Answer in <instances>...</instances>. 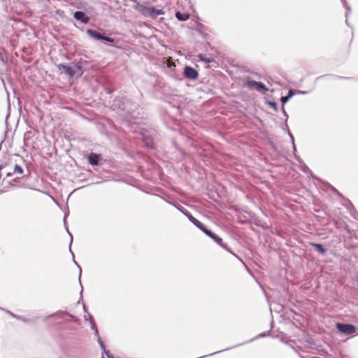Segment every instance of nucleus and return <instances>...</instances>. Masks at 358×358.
Returning a JSON list of instances; mask_svg holds the SVG:
<instances>
[{"mask_svg": "<svg viewBox=\"0 0 358 358\" xmlns=\"http://www.w3.org/2000/svg\"><path fill=\"white\" fill-rule=\"evenodd\" d=\"M336 329L342 334L345 335L353 334L356 332V327L350 324L337 323Z\"/></svg>", "mask_w": 358, "mask_h": 358, "instance_id": "1", "label": "nucleus"}, {"mask_svg": "<svg viewBox=\"0 0 358 358\" xmlns=\"http://www.w3.org/2000/svg\"><path fill=\"white\" fill-rule=\"evenodd\" d=\"M87 34L91 38L96 39V40L104 41L110 43H113L114 42V39L107 37V36H102L101 34L96 32L95 30H93V29H87Z\"/></svg>", "mask_w": 358, "mask_h": 358, "instance_id": "2", "label": "nucleus"}, {"mask_svg": "<svg viewBox=\"0 0 358 358\" xmlns=\"http://www.w3.org/2000/svg\"><path fill=\"white\" fill-rule=\"evenodd\" d=\"M184 73L185 77L190 79H196L198 77V72L190 66H185Z\"/></svg>", "mask_w": 358, "mask_h": 358, "instance_id": "3", "label": "nucleus"}, {"mask_svg": "<svg viewBox=\"0 0 358 358\" xmlns=\"http://www.w3.org/2000/svg\"><path fill=\"white\" fill-rule=\"evenodd\" d=\"M247 85L248 87H255L257 90L259 91V92H262V91H264V92H266L268 91V89L266 87V86L261 82H257V81H255V80H250L247 83Z\"/></svg>", "mask_w": 358, "mask_h": 358, "instance_id": "4", "label": "nucleus"}, {"mask_svg": "<svg viewBox=\"0 0 358 358\" xmlns=\"http://www.w3.org/2000/svg\"><path fill=\"white\" fill-rule=\"evenodd\" d=\"M73 17L76 20H79L84 24H87L90 21V18L82 11H76L73 14Z\"/></svg>", "mask_w": 358, "mask_h": 358, "instance_id": "5", "label": "nucleus"}, {"mask_svg": "<svg viewBox=\"0 0 358 358\" xmlns=\"http://www.w3.org/2000/svg\"><path fill=\"white\" fill-rule=\"evenodd\" d=\"M57 67L59 70L64 71L66 75L71 77L74 76L75 72L72 67L63 64H58Z\"/></svg>", "mask_w": 358, "mask_h": 358, "instance_id": "6", "label": "nucleus"}, {"mask_svg": "<svg viewBox=\"0 0 358 358\" xmlns=\"http://www.w3.org/2000/svg\"><path fill=\"white\" fill-rule=\"evenodd\" d=\"M164 12L162 9H157L154 7H150L148 17L156 18L157 16L164 15Z\"/></svg>", "mask_w": 358, "mask_h": 358, "instance_id": "7", "label": "nucleus"}, {"mask_svg": "<svg viewBox=\"0 0 358 358\" xmlns=\"http://www.w3.org/2000/svg\"><path fill=\"white\" fill-rule=\"evenodd\" d=\"M185 215L188 217L189 221L193 223L195 226H196L201 231L203 229V227H206L200 221L194 218L190 213H185Z\"/></svg>", "mask_w": 358, "mask_h": 358, "instance_id": "8", "label": "nucleus"}, {"mask_svg": "<svg viewBox=\"0 0 358 358\" xmlns=\"http://www.w3.org/2000/svg\"><path fill=\"white\" fill-rule=\"evenodd\" d=\"M135 8L145 17H148L150 7L137 4Z\"/></svg>", "mask_w": 358, "mask_h": 358, "instance_id": "9", "label": "nucleus"}, {"mask_svg": "<svg viewBox=\"0 0 358 358\" xmlns=\"http://www.w3.org/2000/svg\"><path fill=\"white\" fill-rule=\"evenodd\" d=\"M84 317H85V320H87L89 318L90 324H91V328L95 331L96 335L99 337V331H98L97 328L96 327V324H95V322H94V320L92 316L90 313H87L86 315L84 316Z\"/></svg>", "mask_w": 358, "mask_h": 358, "instance_id": "10", "label": "nucleus"}, {"mask_svg": "<svg viewBox=\"0 0 358 358\" xmlns=\"http://www.w3.org/2000/svg\"><path fill=\"white\" fill-rule=\"evenodd\" d=\"M89 163L92 165H98L99 156L95 153H90L88 157Z\"/></svg>", "mask_w": 358, "mask_h": 358, "instance_id": "11", "label": "nucleus"}, {"mask_svg": "<svg viewBox=\"0 0 358 358\" xmlns=\"http://www.w3.org/2000/svg\"><path fill=\"white\" fill-rule=\"evenodd\" d=\"M295 94V92L293 90H289L287 96H282L280 99L281 102L285 104L287 103L289 99Z\"/></svg>", "mask_w": 358, "mask_h": 358, "instance_id": "12", "label": "nucleus"}, {"mask_svg": "<svg viewBox=\"0 0 358 358\" xmlns=\"http://www.w3.org/2000/svg\"><path fill=\"white\" fill-rule=\"evenodd\" d=\"M176 17L179 21H186L189 18V15L178 11L176 13Z\"/></svg>", "mask_w": 358, "mask_h": 358, "instance_id": "13", "label": "nucleus"}, {"mask_svg": "<svg viewBox=\"0 0 358 358\" xmlns=\"http://www.w3.org/2000/svg\"><path fill=\"white\" fill-rule=\"evenodd\" d=\"M98 342L100 344L101 348L102 349L103 353H105L107 357L108 358H114L113 356L110 355L109 352L108 351H106L104 344L99 336L98 337Z\"/></svg>", "mask_w": 358, "mask_h": 358, "instance_id": "14", "label": "nucleus"}, {"mask_svg": "<svg viewBox=\"0 0 358 358\" xmlns=\"http://www.w3.org/2000/svg\"><path fill=\"white\" fill-rule=\"evenodd\" d=\"M313 246L322 255L324 254L326 250L321 244L313 243Z\"/></svg>", "mask_w": 358, "mask_h": 358, "instance_id": "15", "label": "nucleus"}, {"mask_svg": "<svg viewBox=\"0 0 358 358\" xmlns=\"http://www.w3.org/2000/svg\"><path fill=\"white\" fill-rule=\"evenodd\" d=\"M212 239L214 240L218 245H220L223 248H227L226 245L222 243V239L218 237L217 235L215 234Z\"/></svg>", "mask_w": 358, "mask_h": 358, "instance_id": "16", "label": "nucleus"}, {"mask_svg": "<svg viewBox=\"0 0 358 358\" xmlns=\"http://www.w3.org/2000/svg\"><path fill=\"white\" fill-rule=\"evenodd\" d=\"M13 173L22 174L23 173V169L20 165L15 164Z\"/></svg>", "mask_w": 358, "mask_h": 358, "instance_id": "17", "label": "nucleus"}, {"mask_svg": "<svg viewBox=\"0 0 358 358\" xmlns=\"http://www.w3.org/2000/svg\"><path fill=\"white\" fill-rule=\"evenodd\" d=\"M202 231L206 234L208 236L210 237L211 238L214 236L215 234H213L212 231L206 229V227H203V229Z\"/></svg>", "mask_w": 358, "mask_h": 358, "instance_id": "18", "label": "nucleus"}, {"mask_svg": "<svg viewBox=\"0 0 358 358\" xmlns=\"http://www.w3.org/2000/svg\"><path fill=\"white\" fill-rule=\"evenodd\" d=\"M269 104L275 110H278V106H277V104L275 102L270 101Z\"/></svg>", "mask_w": 358, "mask_h": 358, "instance_id": "19", "label": "nucleus"}, {"mask_svg": "<svg viewBox=\"0 0 358 358\" xmlns=\"http://www.w3.org/2000/svg\"><path fill=\"white\" fill-rule=\"evenodd\" d=\"M289 136H290V138L292 139V141L294 150H296L295 145H294V136L289 132Z\"/></svg>", "mask_w": 358, "mask_h": 358, "instance_id": "20", "label": "nucleus"}, {"mask_svg": "<svg viewBox=\"0 0 358 358\" xmlns=\"http://www.w3.org/2000/svg\"><path fill=\"white\" fill-rule=\"evenodd\" d=\"M341 1H342V2L343 3L344 6H345L346 8L349 9V7H348V3H347L346 1H345V0H341Z\"/></svg>", "mask_w": 358, "mask_h": 358, "instance_id": "21", "label": "nucleus"}, {"mask_svg": "<svg viewBox=\"0 0 358 358\" xmlns=\"http://www.w3.org/2000/svg\"><path fill=\"white\" fill-rule=\"evenodd\" d=\"M282 111H283L284 115L286 117V121H287V118H288V115H287V113H286L284 108H282Z\"/></svg>", "mask_w": 358, "mask_h": 358, "instance_id": "22", "label": "nucleus"}, {"mask_svg": "<svg viewBox=\"0 0 358 358\" xmlns=\"http://www.w3.org/2000/svg\"><path fill=\"white\" fill-rule=\"evenodd\" d=\"M8 313L9 314H10V315H11L13 317H16V318H17V319H21V317H19V316H16V315H15L13 313H10L9 311H8Z\"/></svg>", "mask_w": 358, "mask_h": 358, "instance_id": "23", "label": "nucleus"}, {"mask_svg": "<svg viewBox=\"0 0 358 358\" xmlns=\"http://www.w3.org/2000/svg\"><path fill=\"white\" fill-rule=\"evenodd\" d=\"M297 93H298V94H306V92H304V91H298V92H297Z\"/></svg>", "mask_w": 358, "mask_h": 358, "instance_id": "24", "label": "nucleus"}, {"mask_svg": "<svg viewBox=\"0 0 358 358\" xmlns=\"http://www.w3.org/2000/svg\"><path fill=\"white\" fill-rule=\"evenodd\" d=\"M78 267L79 268V270H80V273H79V279L80 278V275H81V268L78 266Z\"/></svg>", "mask_w": 358, "mask_h": 358, "instance_id": "25", "label": "nucleus"}, {"mask_svg": "<svg viewBox=\"0 0 358 358\" xmlns=\"http://www.w3.org/2000/svg\"><path fill=\"white\" fill-rule=\"evenodd\" d=\"M12 174H13L12 173L8 172L6 173V176H7V177H10V176H12Z\"/></svg>", "mask_w": 358, "mask_h": 358, "instance_id": "26", "label": "nucleus"}, {"mask_svg": "<svg viewBox=\"0 0 358 358\" xmlns=\"http://www.w3.org/2000/svg\"><path fill=\"white\" fill-rule=\"evenodd\" d=\"M222 350H220V351L217 352V353L220 352H222ZM214 354H216V352L211 353V354H210V355H209V356H210V355H213Z\"/></svg>", "mask_w": 358, "mask_h": 358, "instance_id": "27", "label": "nucleus"}, {"mask_svg": "<svg viewBox=\"0 0 358 358\" xmlns=\"http://www.w3.org/2000/svg\"><path fill=\"white\" fill-rule=\"evenodd\" d=\"M69 234H70V236H71V243H72V241H73V236H72V235H71L69 232Z\"/></svg>", "mask_w": 358, "mask_h": 358, "instance_id": "28", "label": "nucleus"}, {"mask_svg": "<svg viewBox=\"0 0 358 358\" xmlns=\"http://www.w3.org/2000/svg\"><path fill=\"white\" fill-rule=\"evenodd\" d=\"M3 167H4V165L1 164V165H0V171H1Z\"/></svg>", "mask_w": 358, "mask_h": 358, "instance_id": "29", "label": "nucleus"}, {"mask_svg": "<svg viewBox=\"0 0 358 358\" xmlns=\"http://www.w3.org/2000/svg\"><path fill=\"white\" fill-rule=\"evenodd\" d=\"M266 336V334H260V335H259V336H260V337H263V336Z\"/></svg>", "mask_w": 358, "mask_h": 358, "instance_id": "30", "label": "nucleus"}, {"mask_svg": "<svg viewBox=\"0 0 358 358\" xmlns=\"http://www.w3.org/2000/svg\"><path fill=\"white\" fill-rule=\"evenodd\" d=\"M69 251L71 252L72 255L73 256V252H71V248H69Z\"/></svg>", "mask_w": 358, "mask_h": 358, "instance_id": "31", "label": "nucleus"}, {"mask_svg": "<svg viewBox=\"0 0 358 358\" xmlns=\"http://www.w3.org/2000/svg\"><path fill=\"white\" fill-rule=\"evenodd\" d=\"M357 281H358V271L357 273Z\"/></svg>", "mask_w": 358, "mask_h": 358, "instance_id": "32", "label": "nucleus"}, {"mask_svg": "<svg viewBox=\"0 0 358 358\" xmlns=\"http://www.w3.org/2000/svg\"><path fill=\"white\" fill-rule=\"evenodd\" d=\"M83 308H84L85 311H86L85 306V305L83 306Z\"/></svg>", "mask_w": 358, "mask_h": 358, "instance_id": "33", "label": "nucleus"}, {"mask_svg": "<svg viewBox=\"0 0 358 358\" xmlns=\"http://www.w3.org/2000/svg\"><path fill=\"white\" fill-rule=\"evenodd\" d=\"M74 264H76V265L78 266V263H76V262H75V261H74Z\"/></svg>", "mask_w": 358, "mask_h": 358, "instance_id": "34", "label": "nucleus"}, {"mask_svg": "<svg viewBox=\"0 0 358 358\" xmlns=\"http://www.w3.org/2000/svg\"><path fill=\"white\" fill-rule=\"evenodd\" d=\"M74 264H76V265L78 266V263H76V262H75V261H74Z\"/></svg>", "mask_w": 358, "mask_h": 358, "instance_id": "35", "label": "nucleus"}, {"mask_svg": "<svg viewBox=\"0 0 358 358\" xmlns=\"http://www.w3.org/2000/svg\"><path fill=\"white\" fill-rule=\"evenodd\" d=\"M101 358H104L103 357H102Z\"/></svg>", "mask_w": 358, "mask_h": 358, "instance_id": "36", "label": "nucleus"}]
</instances>
